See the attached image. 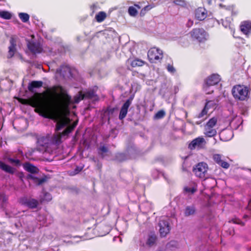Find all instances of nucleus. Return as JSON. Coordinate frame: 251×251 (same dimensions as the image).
I'll return each instance as SVG.
<instances>
[{
    "mask_svg": "<svg viewBox=\"0 0 251 251\" xmlns=\"http://www.w3.org/2000/svg\"><path fill=\"white\" fill-rule=\"evenodd\" d=\"M23 104L34 107L35 112L45 118L53 114L58 118L70 113L72 98L61 86H53L43 93H36L30 99H20Z\"/></svg>",
    "mask_w": 251,
    "mask_h": 251,
    "instance_id": "1",
    "label": "nucleus"
},
{
    "mask_svg": "<svg viewBox=\"0 0 251 251\" xmlns=\"http://www.w3.org/2000/svg\"><path fill=\"white\" fill-rule=\"evenodd\" d=\"M249 89L248 87L242 85H236L232 89L234 98L238 100H247L249 98Z\"/></svg>",
    "mask_w": 251,
    "mask_h": 251,
    "instance_id": "2",
    "label": "nucleus"
},
{
    "mask_svg": "<svg viewBox=\"0 0 251 251\" xmlns=\"http://www.w3.org/2000/svg\"><path fill=\"white\" fill-rule=\"evenodd\" d=\"M218 121L217 117H214L210 119L204 126V134L207 137H213L216 135L217 130L214 128Z\"/></svg>",
    "mask_w": 251,
    "mask_h": 251,
    "instance_id": "3",
    "label": "nucleus"
},
{
    "mask_svg": "<svg viewBox=\"0 0 251 251\" xmlns=\"http://www.w3.org/2000/svg\"><path fill=\"white\" fill-rule=\"evenodd\" d=\"M163 57L162 51L156 48H151L148 52V57L151 63H156L160 61Z\"/></svg>",
    "mask_w": 251,
    "mask_h": 251,
    "instance_id": "4",
    "label": "nucleus"
},
{
    "mask_svg": "<svg viewBox=\"0 0 251 251\" xmlns=\"http://www.w3.org/2000/svg\"><path fill=\"white\" fill-rule=\"evenodd\" d=\"M208 170V165L206 163L200 162L193 168V171L195 175L201 178L205 177Z\"/></svg>",
    "mask_w": 251,
    "mask_h": 251,
    "instance_id": "5",
    "label": "nucleus"
},
{
    "mask_svg": "<svg viewBox=\"0 0 251 251\" xmlns=\"http://www.w3.org/2000/svg\"><path fill=\"white\" fill-rule=\"evenodd\" d=\"M220 80L221 78L219 75L212 74L204 80L203 88L204 91H206L209 87L217 84Z\"/></svg>",
    "mask_w": 251,
    "mask_h": 251,
    "instance_id": "6",
    "label": "nucleus"
},
{
    "mask_svg": "<svg viewBox=\"0 0 251 251\" xmlns=\"http://www.w3.org/2000/svg\"><path fill=\"white\" fill-rule=\"evenodd\" d=\"M206 142L202 136H199L193 139L188 145V149L191 151L196 148L202 149L205 146Z\"/></svg>",
    "mask_w": 251,
    "mask_h": 251,
    "instance_id": "7",
    "label": "nucleus"
},
{
    "mask_svg": "<svg viewBox=\"0 0 251 251\" xmlns=\"http://www.w3.org/2000/svg\"><path fill=\"white\" fill-rule=\"evenodd\" d=\"M193 38L197 40L199 42H203L206 39V32L202 28H194L190 32Z\"/></svg>",
    "mask_w": 251,
    "mask_h": 251,
    "instance_id": "8",
    "label": "nucleus"
},
{
    "mask_svg": "<svg viewBox=\"0 0 251 251\" xmlns=\"http://www.w3.org/2000/svg\"><path fill=\"white\" fill-rule=\"evenodd\" d=\"M28 50L33 54L40 53L42 50V47L39 42H34L32 40H26Z\"/></svg>",
    "mask_w": 251,
    "mask_h": 251,
    "instance_id": "9",
    "label": "nucleus"
},
{
    "mask_svg": "<svg viewBox=\"0 0 251 251\" xmlns=\"http://www.w3.org/2000/svg\"><path fill=\"white\" fill-rule=\"evenodd\" d=\"M159 233L161 237H165L170 231V226L168 221L161 220L159 222Z\"/></svg>",
    "mask_w": 251,
    "mask_h": 251,
    "instance_id": "10",
    "label": "nucleus"
},
{
    "mask_svg": "<svg viewBox=\"0 0 251 251\" xmlns=\"http://www.w3.org/2000/svg\"><path fill=\"white\" fill-rule=\"evenodd\" d=\"M25 178L27 180H31L36 186H40L46 182L49 177L47 176H44L41 178H38L32 174H28Z\"/></svg>",
    "mask_w": 251,
    "mask_h": 251,
    "instance_id": "11",
    "label": "nucleus"
},
{
    "mask_svg": "<svg viewBox=\"0 0 251 251\" xmlns=\"http://www.w3.org/2000/svg\"><path fill=\"white\" fill-rule=\"evenodd\" d=\"M133 99V97H130L128 99H127L126 101V102L122 106L119 116L120 120H123L126 117L128 111V109L131 104Z\"/></svg>",
    "mask_w": 251,
    "mask_h": 251,
    "instance_id": "12",
    "label": "nucleus"
},
{
    "mask_svg": "<svg viewBox=\"0 0 251 251\" xmlns=\"http://www.w3.org/2000/svg\"><path fill=\"white\" fill-rule=\"evenodd\" d=\"M222 158V155L220 154H215L213 155V159L217 164L221 167L227 169L229 167L230 165L227 162L224 161Z\"/></svg>",
    "mask_w": 251,
    "mask_h": 251,
    "instance_id": "13",
    "label": "nucleus"
},
{
    "mask_svg": "<svg viewBox=\"0 0 251 251\" xmlns=\"http://www.w3.org/2000/svg\"><path fill=\"white\" fill-rule=\"evenodd\" d=\"M22 203L30 209H34L37 207L39 202L35 199L25 198L22 200Z\"/></svg>",
    "mask_w": 251,
    "mask_h": 251,
    "instance_id": "14",
    "label": "nucleus"
},
{
    "mask_svg": "<svg viewBox=\"0 0 251 251\" xmlns=\"http://www.w3.org/2000/svg\"><path fill=\"white\" fill-rule=\"evenodd\" d=\"M240 29L246 35L251 32V22L244 21L242 22L240 25Z\"/></svg>",
    "mask_w": 251,
    "mask_h": 251,
    "instance_id": "15",
    "label": "nucleus"
},
{
    "mask_svg": "<svg viewBox=\"0 0 251 251\" xmlns=\"http://www.w3.org/2000/svg\"><path fill=\"white\" fill-rule=\"evenodd\" d=\"M70 122V119L68 118L61 119L59 120L56 124L55 131H58L62 129L68 125Z\"/></svg>",
    "mask_w": 251,
    "mask_h": 251,
    "instance_id": "16",
    "label": "nucleus"
},
{
    "mask_svg": "<svg viewBox=\"0 0 251 251\" xmlns=\"http://www.w3.org/2000/svg\"><path fill=\"white\" fill-rule=\"evenodd\" d=\"M205 9L202 7H199L195 11L196 18L200 21L203 20L206 17Z\"/></svg>",
    "mask_w": 251,
    "mask_h": 251,
    "instance_id": "17",
    "label": "nucleus"
},
{
    "mask_svg": "<svg viewBox=\"0 0 251 251\" xmlns=\"http://www.w3.org/2000/svg\"><path fill=\"white\" fill-rule=\"evenodd\" d=\"M43 82L42 81H32L28 84L27 88L29 92H34V88H39L43 86Z\"/></svg>",
    "mask_w": 251,
    "mask_h": 251,
    "instance_id": "18",
    "label": "nucleus"
},
{
    "mask_svg": "<svg viewBox=\"0 0 251 251\" xmlns=\"http://www.w3.org/2000/svg\"><path fill=\"white\" fill-rule=\"evenodd\" d=\"M0 169L6 173L13 175L15 172V169L10 166L5 164L1 161H0Z\"/></svg>",
    "mask_w": 251,
    "mask_h": 251,
    "instance_id": "19",
    "label": "nucleus"
},
{
    "mask_svg": "<svg viewBox=\"0 0 251 251\" xmlns=\"http://www.w3.org/2000/svg\"><path fill=\"white\" fill-rule=\"evenodd\" d=\"M25 170L32 174H37L39 170L38 168L29 163H26L24 165Z\"/></svg>",
    "mask_w": 251,
    "mask_h": 251,
    "instance_id": "20",
    "label": "nucleus"
},
{
    "mask_svg": "<svg viewBox=\"0 0 251 251\" xmlns=\"http://www.w3.org/2000/svg\"><path fill=\"white\" fill-rule=\"evenodd\" d=\"M212 102V100L207 101L201 111L197 116V118L200 119L206 116L208 113V110L210 108V105H209V104Z\"/></svg>",
    "mask_w": 251,
    "mask_h": 251,
    "instance_id": "21",
    "label": "nucleus"
},
{
    "mask_svg": "<svg viewBox=\"0 0 251 251\" xmlns=\"http://www.w3.org/2000/svg\"><path fill=\"white\" fill-rule=\"evenodd\" d=\"M68 135H64L63 134V132H58L55 134H54L52 138L51 142L53 144L55 145H59L62 142V137L65 136H68Z\"/></svg>",
    "mask_w": 251,
    "mask_h": 251,
    "instance_id": "22",
    "label": "nucleus"
},
{
    "mask_svg": "<svg viewBox=\"0 0 251 251\" xmlns=\"http://www.w3.org/2000/svg\"><path fill=\"white\" fill-rule=\"evenodd\" d=\"M232 133L229 130H223L220 134V139L224 141L229 140L232 137Z\"/></svg>",
    "mask_w": 251,
    "mask_h": 251,
    "instance_id": "23",
    "label": "nucleus"
},
{
    "mask_svg": "<svg viewBox=\"0 0 251 251\" xmlns=\"http://www.w3.org/2000/svg\"><path fill=\"white\" fill-rule=\"evenodd\" d=\"M196 212V208L194 205L188 206L185 208L184 211V215L185 216H189L195 214Z\"/></svg>",
    "mask_w": 251,
    "mask_h": 251,
    "instance_id": "24",
    "label": "nucleus"
},
{
    "mask_svg": "<svg viewBox=\"0 0 251 251\" xmlns=\"http://www.w3.org/2000/svg\"><path fill=\"white\" fill-rule=\"evenodd\" d=\"M145 64V61L138 58H136L130 62V65L134 68L143 66Z\"/></svg>",
    "mask_w": 251,
    "mask_h": 251,
    "instance_id": "25",
    "label": "nucleus"
},
{
    "mask_svg": "<svg viewBox=\"0 0 251 251\" xmlns=\"http://www.w3.org/2000/svg\"><path fill=\"white\" fill-rule=\"evenodd\" d=\"M108 151V149L105 145L101 146L98 149V154L102 158H103L105 156V153H107Z\"/></svg>",
    "mask_w": 251,
    "mask_h": 251,
    "instance_id": "26",
    "label": "nucleus"
},
{
    "mask_svg": "<svg viewBox=\"0 0 251 251\" xmlns=\"http://www.w3.org/2000/svg\"><path fill=\"white\" fill-rule=\"evenodd\" d=\"M77 124V122H75L73 123V124L71 126H68L65 130L63 131V134L64 135H69L71 132H72L73 130L75 129V126Z\"/></svg>",
    "mask_w": 251,
    "mask_h": 251,
    "instance_id": "27",
    "label": "nucleus"
},
{
    "mask_svg": "<svg viewBox=\"0 0 251 251\" xmlns=\"http://www.w3.org/2000/svg\"><path fill=\"white\" fill-rule=\"evenodd\" d=\"M106 18V14L103 11L99 12L95 16V19L98 23L103 22Z\"/></svg>",
    "mask_w": 251,
    "mask_h": 251,
    "instance_id": "28",
    "label": "nucleus"
},
{
    "mask_svg": "<svg viewBox=\"0 0 251 251\" xmlns=\"http://www.w3.org/2000/svg\"><path fill=\"white\" fill-rule=\"evenodd\" d=\"M0 17L5 20H9L12 18V14L7 11H0Z\"/></svg>",
    "mask_w": 251,
    "mask_h": 251,
    "instance_id": "29",
    "label": "nucleus"
},
{
    "mask_svg": "<svg viewBox=\"0 0 251 251\" xmlns=\"http://www.w3.org/2000/svg\"><path fill=\"white\" fill-rule=\"evenodd\" d=\"M52 199L51 195L48 192H45L44 194L43 197L40 199V202H43L45 201L49 202Z\"/></svg>",
    "mask_w": 251,
    "mask_h": 251,
    "instance_id": "30",
    "label": "nucleus"
},
{
    "mask_svg": "<svg viewBox=\"0 0 251 251\" xmlns=\"http://www.w3.org/2000/svg\"><path fill=\"white\" fill-rule=\"evenodd\" d=\"M156 240V237L155 235H150V236H149V237L147 240L146 244H147V245H148V246H149L150 247L152 246L155 244Z\"/></svg>",
    "mask_w": 251,
    "mask_h": 251,
    "instance_id": "31",
    "label": "nucleus"
},
{
    "mask_svg": "<svg viewBox=\"0 0 251 251\" xmlns=\"http://www.w3.org/2000/svg\"><path fill=\"white\" fill-rule=\"evenodd\" d=\"M19 17L21 21L24 23H26L29 21V16L26 13H20Z\"/></svg>",
    "mask_w": 251,
    "mask_h": 251,
    "instance_id": "32",
    "label": "nucleus"
},
{
    "mask_svg": "<svg viewBox=\"0 0 251 251\" xmlns=\"http://www.w3.org/2000/svg\"><path fill=\"white\" fill-rule=\"evenodd\" d=\"M84 99V95L81 91L78 93V94L74 97V103H77L80 100Z\"/></svg>",
    "mask_w": 251,
    "mask_h": 251,
    "instance_id": "33",
    "label": "nucleus"
},
{
    "mask_svg": "<svg viewBox=\"0 0 251 251\" xmlns=\"http://www.w3.org/2000/svg\"><path fill=\"white\" fill-rule=\"evenodd\" d=\"M16 46L10 45L8 48V55L9 57H12L14 55V54L16 50Z\"/></svg>",
    "mask_w": 251,
    "mask_h": 251,
    "instance_id": "34",
    "label": "nucleus"
},
{
    "mask_svg": "<svg viewBox=\"0 0 251 251\" xmlns=\"http://www.w3.org/2000/svg\"><path fill=\"white\" fill-rule=\"evenodd\" d=\"M84 98L92 99L95 96V92L93 90H90L83 94Z\"/></svg>",
    "mask_w": 251,
    "mask_h": 251,
    "instance_id": "35",
    "label": "nucleus"
},
{
    "mask_svg": "<svg viewBox=\"0 0 251 251\" xmlns=\"http://www.w3.org/2000/svg\"><path fill=\"white\" fill-rule=\"evenodd\" d=\"M128 12L129 14L132 16H135L137 14V11L133 6L129 7Z\"/></svg>",
    "mask_w": 251,
    "mask_h": 251,
    "instance_id": "36",
    "label": "nucleus"
},
{
    "mask_svg": "<svg viewBox=\"0 0 251 251\" xmlns=\"http://www.w3.org/2000/svg\"><path fill=\"white\" fill-rule=\"evenodd\" d=\"M173 2L176 5H179L181 7H185L186 6V2L184 0H174Z\"/></svg>",
    "mask_w": 251,
    "mask_h": 251,
    "instance_id": "37",
    "label": "nucleus"
},
{
    "mask_svg": "<svg viewBox=\"0 0 251 251\" xmlns=\"http://www.w3.org/2000/svg\"><path fill=\"white\" fill-rule=\"evenodd\" d=\"M229 222H232L235 224L240 225L242 226H244L245 225V223L241 221L240 219L237 218L232 219L231 220L229 221Z\"/></svg>",
    "mask_w": 251,
    "mask_h": 251,
    "instance_id": "38",
    "label": "nucleus"
},
{
    "mask_svg": "<svg viewBox=\"0 0 251 251\" xmlns=\"http://www.w3.org/2000/svg\"><path fill=\"white\" fill-rule=\"evenodd\" d=\"M8 160L11 163L14 164L17 166L21 165V161L19 159L8 158Z\"/></svg>",
    "mask_w": 251,
    "mask_h": 251,
    "instance_id": "39",
    "label": "nucleus"
},
{
    "mask_svg": "<svg viewBox=\"0 0 251 251\" xmlns=\"http://www.w3.org/2000/svg\"><path fill=\"white\" fill-rule=\"evenodd\" d=\"M165 115V112L162 110H159L158 111L155 115V117L157 119H161L163 118Z\"/></svg>",
    "mask_w": 251,
    "mask_h": 251,
    "instance_id": "40",
    "label": "nucleus"
},
{
    "mask_svg": "<svg viewBox=\"0 0 251 251\" xmlns=\"http://www.w3.org/2000/svg\"><path fill=\"white\" fill-rule=\"evenodd\" d=\"M0 200L3 203H6L8 201V197L4 193H0Z\"/></svg>",
    "mask_w": 251,
    "mask_h": 251,
    "instance_id": "41",
    "label": "nucleus"
},
{
    "mask_svg": "<svg viewBox=\"0 0 251 251\" xmlns=\"http://www.w3.org/2000/svg\"><path fill=\"white\" fill-rule=\"evenodd\" d=\"M184 190L185 192L194 194L196 191V189L194 188H190L188 187H185Z\"/></svg>",
    "mask_w": 251,
    "mask_h": 251,
    "instance_id": "42",
    "label": "nucleus"
},
{
    "mask_svg": "<svg viewBox=\"0 0 251 251\" xmlns=\"http://www.w3.org/2000/svg\"><path fill=\"white\" fill-rule=\"evenodd\" d=\"M167 69L169 72L172 74H174L176 72V69L172 64H168L167 66Z\"/></svg>",
    "mask_w": 251,
    "mask_h": 251,
    "instance_id": "43",
    "label": "nucleus"
},
{
    "mask_svg": "<svg viewBox=\"0 0 251 251\" xmlns=\"http://www.w3.org/2000/svg\"><path fill=\"white\" fill-rule=\"evenodd\" d=\"M62 70H70V68L67 66H61L60 68L57 69V72L60 74L61 73Z\"/></svg>",
    "mask_w": 251,
    "mask_h": 251,
    "instance_id": "44",
    "label": "nucleus"
},
{
    "mask_svg": "<svg viewBox=\"0 0 251 251\" xmlns=\"http://www.w3.org/2000/svg\"><path fill=\"white\" fill-rule=\"evenodd\" d=\"M10 45L16 46V40L13 37H11L10 39Z\"/></svg>",
    "mask_w": 251,
    "mask_h": 251,
    "instance_id": "45",
    "label": "nucleus"
},
{
    "mask_svg": "<svg viewBox=\"0 0 251 251\" xmlns=\"http://www.w3.org/2000/svg\"><path fill=\"white\" fill-rule=\"evenodd\" d=\"M154 7V5H148L144 7L146 11H148Z\"/></svg>",
    "mask_w": 251,
    "mask_h": 251,
    "instance_id": "46",
    "label": "nucleus"
},
{
    "mask_svg": "<svg viewBox=\"0 0 251 251\" xmlns=\"http://www.w3.org/2000/svg\"><path fill=\"white\" fill-rule=\"evenodd\" d=\"M115 108H108L107 110L109 114H112L115 111Z\"/></svg>",
    "mask_w": 251,
    "mask_h": 251,
    "instance_id": "47",
    "label": "nucleus"
},
{
    "mask_svg": "<svg viewBox=\"0 0 251 251\" xmlns=\"http://www.w3.org/2000/svg\"><path fill=\"white\" fill-rule=\"evenodd\" d=\"M20 179H21V180L23 182L24 180H23V178L24 177V174L23 172H21L19 174V175H18Z\"/></svg>",
    "mask_w": 251,
    "mask_h": 251,
    "instance_id": "48",
    "label": "nucleus"
},
{
    "mask_svg": "<svg viewBox=\"0 0 251 251\" xmlns=\"http://www.w3.org/2000/svg\"><path fill=\"white\" fill-rule=\"evenodd\" d=\"M193 25V21L189 19L187 23V26L188 27H191Z\"/></svg>",
    "mask_w": 251,
    "mask_h": 251,
    "instance_id": "49",
    "label": "nucleus"
},
{
    "mask_svg": "<svg viewBox=\"0 0 251 251\" xmlns=\"http://www.w3.org/2000/svg\"><path fill=\"white\" fill-rule=\"evenodd\" d=\"M146 10L143 8L140 11V15L141 16H144L146 13Z\"/></svg>",
    "mask_w": 251,
    "mask_h": 251,
    "instance_id": "50",
    "label": "nucleus"
},
{
    "mask_svg": "<svg viewBox=\"0 0 251 251\" xmlns=\"http://www.w3.org/2000/svg\"><path fill=\"white\" fill-rule=\"evenodd\" d=\"M215 105V104L214 103V101H212V103H210L209 104V105H210V108L214 106Z\"/></svg>",
    "mask_w": 251,
    "mask_h": 251,
    "instance_id": "51",
    "label": "nucleus"
},
{
    "mask_svg": "<svg viewBox=\"0 0 251 251\" xmlns=\"http://www.w3.org/2000/svg\"><path fill=\"white\" fill-rule=\"evenodd\" d=\"M206 119V118H205L203 120H202L200 122H197L196 124L197 125H199L203 121H204L205 119Z\"/></svg>",
    "mask_w": 251,
    "mask_h": 251,
    "instance_id": "52",
    "label": "nucleus"
},
{
    "mask_svg": "<svg viewBox=\"0 0 251 251\" xmlns=\"http://www.w3.org/2000/svg\"><path fill=\"white\" fill-rule=\"evenodd\" d=\"M31 37L32 38L31 40H33L32 39H33L35 38V36L33 34H32L31 35Z\"/></svg>",
    "mask_w": 251,
    "mask_h": 251,
    "instance_id": "53",
    "label": "nucleus"
},
{
    "mask_svg": "<svg viewBox=\"0 0 251 251\" xmlns=\"http://www.w3.org/2000/svg\"><path fill=\"white\" fill-rule=\"evenodd\" d=\"M107 233H108V232L106 231L105 233H104L103 234H101V236H103V235H105Z\"/></svg>",
    "mask_w": 251,
    "mask_h": 251,
    "instance_id": "54",
    "label": "nucleus"
},
{
    "mask_svg": "<svg viewBox=\"0 0 251 251\" xmlns=\"http://www.w3.org/2000/svg\"><path fill=\"white\" fill-rule=\"evenodd\" d=\"M248 217V216L247 215H245L243 216V218H247V217Z\"/></svg>",
    "mask_w": 251,
    "mask_h": 251,
    "instance_id": "55",
    "label": "nucleus"
}]
</instances>
